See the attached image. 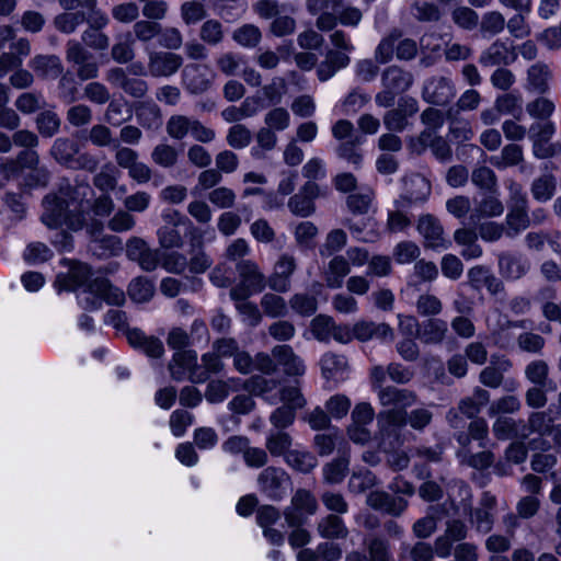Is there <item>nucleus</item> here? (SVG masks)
Here are the masks:
<instances>
[{"instance_id":"f257e3e1","label":"nucleus","mask_w":561,"mask_h":561,"mask_svg":"<svg viewBox=\"0 0 561 561\" xmlns=\"http://www.w3.org/2000/svg\"><path fill=\"white\" fill-rule=\"evenodd\" d=\"M43 206L42 222L49 229H61L51 238V243L60 251H70L73 248L72 236L64 231V228L78 231L83 227L80 203L61 191L58 195L46 196Z\"/></svg>"},{"instance_id":"f03ea898","label":"nucleus","mask_w":561,"mask_h":561,"mask_svg":"<svg viewBox=\"0 0 561 561\" xmlns=\"http://www.w3.org/2000/svg\"><path fill=\"white\" fill-rule=\"evenodd\" d=\"M432 417V412L425 408L415 409L408 415L401 409H387L379 412L377 415L379 449L388 451L399 445L400 431L405 424L421 431L431 423Z\"/></svg>"},{"instance_id":"7ed1b4c3","label":"nucleus","mask_w":561,"mask_h":561,"mask_svg":"<svg viewBox=\"0 0 561 561\" xmlns=\"http://www.w3.org/2000/svg\"><path fill=\"white\" fill-rule=\"evenodd\" d=\"M78 300L84 310L93 311L102 307L103 300L108 305H123L125 294L122 289L112 286L107 279L95 278L83 287L78 295Z\"/></svg>"},{"instance_id":"20e7f679","label":"nucleus","mask_w":561,"mask_h":561,"mask_svg":"<svg viewBox=\"0 0 561 561\" xmlns=\"http://www.w3.org/2000/svg\"><path fill=\"white\" fill-rule=\"evenodd\" d=\"M236 268L240 277V284L230 290L233 300H243L252 294L263 290L266 279L255 262L243 260L237 263Z\"/></svg>"},{"instance_id":"39448f33","label":"nucleus","mask_w":561,"mask_h":561,"mask_svg":"<svg viewBox=\"0 0 561 561\" xmlns=\"http://www.w3.org/2000/svg\"><path fill=\"white\" fill-rule=\"evenodd\" d=\"M259 490L270 500H282L290 485L288 473L277 467H267L257 477Z\"/></svg>"},{"instance_id":"423d86ee","label":"nucleus","mask_w":561,"mask_h":561,"mask_svg":"<svg viewBox=\"0 0 561 561\" xmlns=\"http://www.w3.org/2000/svg\"><path fill=\"white\" fill-rule=\"evenodd\" d=\"M318 503L316 497L307 490L299 489L293 495L290 505L284 511L288 526L302 525L306 519L317 512Z\"/></svg>"},{"instance_id":"0eeeda50","label":"nucleus","mask_w":561,"mask_h":561,"mask_svg":"<svg viewBox=\"0 0 561 561\" xmlns=\"http://www.w3.org/2000/svg\"><path fill=\"white\" fill-rule=\"evenodd\" d=\"M197 366L196 352L176 351L169 365V369L175 380L190 379L193 382H203L207 379V374L198 373Z\"/></svg>"},{"instance_id":"6e6552de","label":"nucleus","mask_w":561,"mask_h":561,"mask_svg":"<svg viewBox=\"0 0 561 561\" xmlns=\"http://www.w3.org/2000/svg\"><path fill=\"white\" fill-rule=\"evenodd\" d=\"M126 253L131 261L137 262L146 272H152L161 265V250L151 249L141 238H130L126 244Z\"/></svg>"},{"instance_id":"1a4fd4ad","label":"nucleus","mask_w":561,"mask_h":561,"mask_svg":"<svg viewBox=\"0 0 561 561\" xmlns=\"http://www.w3.org/2000/svg\"><path fill=\"white\" fill-rule=\"evenodd\" d=\"M504 213V205L499 198V192H489L473 199V207L468 217V225L478 226L482 220L500 217Z\"/></svg>"},{"instance_id":"9d476101","label":"nucleus","mask_w":561,"mask_h":561,"mask_svg":"<svg viewBox=\"0 0 561 561\" xmlns=\"http://www.w3.org/2000/svg\"><path fill=\"white\" fill-rule=\"evenodd\" d=\"M417 231L424 239V245L433 250H445L450 241L445 237L439 220L432 215H423L417 222Z\"/></svg>"},{"instance_id":"9b49d317","label":"nucleus","mask_w":561,"mask_h":561,"mask_svg":"<svg viewBox=\"0 0 561 561\" xmlns=\"http://www.w3.org/2000/svg\"><path fill=\"white\" fill-rule=\"evenodd\" d=\"M183 65L181 55L171 51L148 53V71L152 77H171L175 75Z\"/></svg>"},{"instance_id":"f8f14e48","label":"nucleus","mask_w":561,"mask_h":561,"mask_svg":"<svg viewBox=\"0 0 561 561\" xmlns=\"http://www.w3.org/2000/svg\"><path fill=\"white\" fill-rule=\"evenodd\" d=\"M297 268V261L293 254L283 253L274 264L273 273L268 277V286L278 293L290 289V278Z\"/></svg>"},{"instance_id":"ddd939ff","label":"nucleus","mask_w":561,"mask_h":561,"mask_svg":"<svg viewBox=\"0 0 561 561\" xmlns=\"http://www.w3.org/2000/svg\"><path fill=\"white\" fill-rule=\"evenodd\" d=\"M279 518V511L272 505H261L256 510V523L262 528L263 536L275 546L283 545L285 540V531L274 527Z\"/></svg>"},{"instance_id":"4468645a","label":"nucleus","mask_w":561,"mask_h":561,"mask_svg":"<svg viewBox=\"0 0 561 561\" xmlns=\"http://www.w3.org/2000/svg\"><path fill=\"white\" fill-rule=\"evenodd\" d=\"M90 53L76 41L67 43V60L78 66L77 75L81 80L98 77L99 68L96 62L90 60Z\"/></svg>"},{"instance_id":"2eb2a0df","label":"nucleus","mask_w":561,"mask_h":561,"mask_svg":"<svg viewBox=\"0 0 561 561\" xmlns=\"http://www.w3.org/2000/svg\"><path fill=\"white\" fill-rule=\"evenodd\" d=\"M37 162L38 154L32 150H23L15 158L0 157V188L16 178L21 173L22 167H32Z\"/></svg>"},{"instance_id":"dca6fc26","label":"nucleus","mask_w":561,"mask_h":561,"mask_svg":"<svg viewBox=\"0 0 561 561\" xmlns=\"http://www.w3.org/2000/svg\"><path fill=\"white\" fill-rule=\"evenodd\" d=\"M183 83L193 94L205 92L211 84L214 75L206 65L188 64L184 67Z\"/></svg>"},{"instance_id":"f3484780","label":"nucleus","mask_w":561,"mask_h":561,"mask_svg":"<svg viewBox=\"0 0 561 561\" xmlns=\"http://www.w3.org/2000/svg\"><path fill=\"white\" fill-rule=\"evenodd\" d=\"M455 95V85L445 77L432 78L425 83L423 89L424 100L436 105L447 104Z\"/></svg>"},{"instance_id":"a211bd4d","label":"nucleus","mask_w":561,"mask_h":561,"mask_svg":"<svg viewBox=\"0 0 561 561\" xmlns=\"http://www.w3.org/2000/svg\"><path fill=\"white\" fill-rule=\"evenodd\" d=\"M322 377L327 381L340 383L348 378L350 366L343 355L325 353L320 359Z\"/></svg>"},{"instance_id":"6ab92c4d","label":"nucleus","mask_w":561,"mask_h":561,"mask_svg":"<svg viewBox=\"0 0 561 561\" xmlns=\"http://www.w3.org/2000/svg\"><path fill=\"white\" fill-rule=\"evenodd\" d=\"M516 59L513 46L503 41H495L480 56L479 62L484 67L510 65Z\"/></svg>"},{"instance_id":"aec40b11","label":"nucleus","mask_w":561,"mask_h":561,"mask_svg":"<svg viewBox=\"0 0 561 561\" xmlns=\"http://www.w3.org/2000/svg\"><path fill=\"white\" fill-rule=\"evenodd\" d=\"M367 504L377 511L392 516L401 515L408 507V501L403 497H394L383 491H373L367 495Z\"/></svg>"},{"instance_id":"412c9836","label":"nucleus","mask_w":561,"mask_h":561,"mask_svg":"<svg viewBox=\"0 0 561 561\" xmlns=\"http://www.w3.org/2000/svg\"><path fill=\"white\" fill-rule=\"evenodd\" d=\"M126 335L133 347L141 350L149 357L159 358L164 353L163 343L158 337L147 336L138 329H128Z\"/></svg>"},{"instance_id":"4be33fe9","label":"nucleus","mask_w":561,"mask_h":561,"mask_svg":"<svg viewBox=\"0 0 561 561\" xmlns=\"http://www.w3.org/2000/svg\"><path fill=\"white\" fill-rule=\"evenodd\" d=\"M106 79L110 83L123 89L126 93L134 98L144 96L148 90L146 81L141 79L128 78L122 68L111 69L106 75Z\"/></svg>"},{"instance_id":"5701e85b","label":"nucleus","mask_w":561,"mask_h":561,"mask_svg":"<svg viewBox=\"0 0 561 561\" xmlns=\"http://www.w3.org/2000/svg\"><path fill=\"white\" fill-rule=\"evenodd\" d=\"M272 355L277 364L284 368L288 376H301L305 374L304 362L294 353L288 345H277L272 350Z\"/></svg>"},{"instance_id":"b1692460","label":"nucleus","mask_w":561,"mask_h":561,"mask_svg":"<svg viewBox=\"0 0 561 561\" xmlns=\"http://www.w3.org/2000/svg\"><path fill=\"white\" fill-rule=\"evenodd\" d=\"M262 107L263 105L260 96H249L240 104V106H229L225 108L221 112V116L228 123H236L255 116Z\"/></svg>"},{"instance_id":"393cba45","label":"nucleus","mask_w":561,"mask_h":561,"mask_svg":"<svg viewBox=\"0 0 561 561\" xmlns=\"http://www.w3.org/2000/svg\"><path fill=\"white\" fill-rule=\"evenodd\" d=\"M378 399L381 405L390 407L392 409L404 410L411 407L415 402V396L413 392L407 389H398L396 387L379 388Z\"/></svg>"},{"instance_id":"a878e982","label":"nucleus","mask_w":561,"mask_h":561,"mask_svg":"<svg viewBox=\"0 0 561 561\" xmlns=\"http://www.w3.org/2000/svg\"><path fill=\"white\" fill-rule=\"evenodd\" d=\"M30 67L44 79H56L64 70L61 61L56 55H36L31 59Z\"/></svg>"},{"instance_id":"bb28decb","label":"nucleus","mask_w":561,"mask_h":561,"mask_svg":"<svg viewBox=\"0 0 561 561\" xmlns=\"http://www.w3.org/2000/svg\"><path fill=\"white\" fill-rule=\"evenodd\" d=\"M354 339L358 341H368L374 337L386 340L392 339V329L386 323H375L370 321H358L353 325Z\"/></svg>"},{"instance_id":"cd10ccee","label":"nucleus","mask_w":561,"mask_h":561,"mask_svg":"<svg viewBox=\"0 0 561 561\" xmlns=\"http://www.w3.org/2000/svg\"><path fill=\"white\" fill-rule=\"evenodd\" d=\"M416 111V102L414 100H408L405 101L404 108L400 106L388 111L383 116V124L389 130L402 131L408 125V116L413 115Z\"/></svg>"},{"instance_id":"c85d7f7f","label":"nucleus","mask_w":561,"mask_h":561,"mask_svg":"<svg viewBox=\"0 0 561 561\" xmlns=\"http://www.w3.org/2000/svg\"><path fill=\"white\" fill-rule=\"evenodd\" d=\"M245 388L252 394L264 398L270 404L278 402V398L274 393V390L277 388V382L274 379L254 376L247 380Z\"/></svg>"},{"instance_id":"c756f323","label":"nucleus","mask_w":561,"mask_h":561,"mask_svg":"<svg viewBox=\"0 0 561 561\" xmlns=\"http://www.w3.org/2000/svg\"><path fill=\"white\" fill-rule=\"evenodd\" d=\"M351 272L350 262L343 255L334 256L325 271V283L330 288H341L344 277Z\"/></svg>"},{"instance_id":"7c9ffc66","label":"nucleus","mask_w":561,"mask_h":561,"mask_svg":"<svg viewBox=\"0 0 561 561\" xmlns=\"http://www.w3.org/2000/svg\"><path fill=\"white\" fill-rule=\"evenodd\" d=\"M557 192V179L551 173L537 176L530 184L533 198L539 203L549 202Z\"/></svg>"},{"instance_id":"2f4dec72","label":"nucleus","mask_w":561,"mask_h":561,"mask_svg":"<svg viewBox=\"0 0 561 561\" xmlns=\"http://www.w3.org/2000/svg\"><path fill=\"white\" fill-rule=\"evenodd\" d=\"M382 84L385 89L396 93L407 91L412 84V75L398 67H389L382 73Z\"/></svg>"},{"instance_id":"473e14b6","label":"nucleus","mask_w":561,"mask_h":561,"mask_svg":"<svg viewBox=\"0 0 561 561\" xmlns=\"http://www.w3.org/2000/svg\"><path fill=\"white\" fill-rule=\"evenodd\" d=\"M317 530L322 538L327 539H344L348 535V529L343 519L333 514L320 519Z\"/></svg>"},{"instance_id":"72a5a7b5","label":"nucleus","mask_w":561,"mask_h":561,"mask_svg":"<svg viewBox=\"0 0 561 561\" xmlns=\"http://www.w3.org/2000/svg\"><path fill=\"white\" fill-rule=\"evenodd\" d=\"M527 209L528 206L508 207V213L505 217V222L507 225V236H516L522 231L526 230L530 226V218Z\"/></svg>"},{"instance_id":"f704fd0d","label":"nucleus","mask_w":561,"mask_h":561,"mask_svg":"<svg viewBox=\"0 0 561 561\" xmlns=\"http://www.w3.org/2000/svg\"><path fill=\"white\" fill-rule=\"evenodd\" d=\"M511 367V363L505 358L492 359L490 365L480 374V381L490 388H497L503 381V375Z\"/></svg>"},{"instance_id":"c9c22d12","label":"nucleus","mask_w":561,"mask_h":561,"mask_svg":"<svg viewBox=\"0 0 561 561\" xmlns=\"http://www.w3.org/2000/svg\"><path fill=\"white\" fill-rule=\"evenodd\" d=\"M551 71L543 64H535L528 69L527 89L538 93H546L549 90Z\"/></svg>"},{"instance_id":"e433bc0d","label":"nucleus","mask_w":561,"mask_h":561,"mask_svg":"<svg viewBox=\"0 0 561 561\" xmlns=\"http://www.w3.org/2000/svg\"><path fill=\"white\" fill-rule=\"evenodd\" d=\"M293 445V437L284 431H271L266 436L265 447L267 451L274 457H284Z\"/></svg>"},{"instance_id":"4c0bfd02","label":"nucleus","mask_w":561,"mask_h":561,"mask_svg":"<svg viewBox=\"0 0 561 561\" xmlns=\"http://www.w3.org/2000/svg\"><path fill=\"white\" fill-rule=\"evenodd\" d=\"M286 463L293 469L308 473L318 466L317 457L305 449H291L285 458Z\"/></svg>"},{"instance_id":"58836bf2","label":"nucleus","mask_w":561,"mask_h":561,"mask_svg":"<svg viewBox=\"0 0 561 561\" xmlns=\"http://www.w3.org/2000/svg\"><path fill=\"white\" fill-rule=\"evenodd\" d=\"M492 431L494 436L501 440H506L514 436L523 439L528 437V433L523 431V428L519 430L518 423L514 419L507 416H499L493 423Z\"/></svg>"},{"instance_id":"ea45409f","label":"nucleus","mask_w":561,"mask_h":561,"mask_svg":"<svg viewBox=\"0 0 561 561\" xmlns=\"http://www.w3.org/2000/svg\"><path fill=\"white\" fill-rule=\"evenodd\" d=\"M78 153V146L68 138H57L50 149L51 157L60 164L70 168Z\"/></svg>"},{"instance_id":"a19ab883","label":"nucleus","mask_w":561,"mask_h":561,"mask_svg":"<svg viewBox=\"0 0 561 561\" xmlns=\"http://www.w3.org/2000/svg\"><path fill=\"white\" fill-rule=\"evenodd\" d=\"M528 263L522 257L503 254L499 259L500 273L510 279L522 277L528 270Z\"/></svg>"},{"instance_id":"79ce46f5","label":"nucleus","mask_w":561,"mask_h":561,"mask_svg":"<svg viewBox=\"0 0 561 561\" xmlns=\"http://www.w3.org/2000/svg\"><path fill=\"white\" fill-rule=\"evenodd\" d=\"M348 466L350 459L346 455L327 463L322 469L324 481L330 484L342 482L348 471Z\"/></svg>"},{"instance_id":"37998d69","label":"nucleus","mask_w":561,"mask_h":561,"mask_svg":"<svg viewBox=\"0 0 561 561\" xmlns=\"http://www.w3.org/2000/svg\"><path fill=\"white\" fill-rule=\"evenodd\" d=\"M523 159L524 153L522 147L511 144L502 149L500 156L491 157L490 162L497 169H505L507 167L517 165Z\"/></svg>"},{"instance_id":"c03bdc74","label":"nucleus","mask_w":561,"mask_h":561,"mask_svg":"<svg viewBox=\"0 0 561 561\" xmlns=\"http://www.w3.org/2000/svg\"><path fill=\"white\" fill-rule=\"evenodd\" d=\"M448 331L447 322L440 319H431L423 324L420 337L428 344L440 343Z\"/></svg>"},{"instance_id":"a18cd8bd","label":"nucleus","mask_w":561,"mask_h":561,"mask_svg":"<svg viewBox=\"0 0 561 561\" xmlns=\"http://www.w3.org/2000/svg\"><path fill=\"white\" fill-rule=\"evenodd\" d=\"M139 124L148 129H157L161 126V113L159 107L152 102L142 103L136 111Z\"/></svg>"},{"instance_id":"49530a36","label":"nucleus","mask_w":561,"mask_h":561,"mask_svg":"<svg viewBox=\"0 0 561 561\" xmlns=\"http://www.w3.org/2000/svg\"><path fill=\"white\" fill-rule=\"evenodd\" d=\"M154 294V285L146 277L134 278L128 286V295L135 302H147Z\"/></svg>"},{"instance_id":"de8ad7c7","label":"nucleus","mask_w":561,"mask_h":561,"mask_svg":"<svg viewBox=\"0 0 561 561\" xmlns=\"http://www.w3.org/2000/svg\"><path fill=\"white\" fill-rule=\"evenodd\" d=\"M199 38L210 46L221 44L225 38V30L221 22L215 19L206 20L199 28Z\"/></svg>"},{"instance_id":"09e8293b","label":"nucleus","mask_w":561,"mask_h":561,"mask_svg":"<svg viewBox=\"0 0 561 561\" xmlns=\"http://www.w3.org/2000/svg\"><path fill=\"white\" fill-rule=\"evenodd\" d=\"M410 198L414 202H424L431 194V183L421 174H412L404 179Z\"/></svg>"},{"instance_id":"8fccbe9b","label":"nucleus","mask_w":561,"mask_h":561,"mask_svg":"<svg viewBox=\"0 0 561 561\" xmlns=\"http://www.w3.org/2000/svg\"><path fill=\"white\" fill-rule=\"evenodd\" d=\"M506 25L504 15L499 11H489L483 14L480 23V32L483 37H492L500 34Z\"/></svg>"},{"instance_id":"3c124183","label":"nucleus","mask_w":561,"mask_h":561,"mask_svg":"<svg viewBox=\"0 0 561 561\" xmlns=\"http://www.w3.org/2000/svg\"><path fill=\"white\" fill-rule=\"evenodd\" d=\"M180 11L181 18L186 25L196 24L207 14L205 0L185 1L181 4Z\"/></svg>"},{"instance_id":"603ef678","label":"nucleus","mask_w":561,"mask_h":561,"mask_svg":"<svg viewBox=\"0 0 561 561\" xmlns=\"http://www.w3.org/2000/svg\"><path fill=\"white\" fill-rule=\"evenodd\" d=\"M554 110V103L545 96H539L526 105L527 113L536 122L550 121Z\"/></svg>"},{"instance_id":"864d4df0","label":"nucleus","mask_w":561,"mask_h":561,"mask_svg":"<svg viewBox=\"0 0 561 561\" xmlns=\"http://www.w3.org/2000/svg\"><path fill=\"white\" fill-rule=\"evenodd\" d=\"M318 233V227L311 221H301L294 230L297 244L304 249H312L314 247Z\"/></svg>"},{"instance_id":"5fc2aeb1","label":"nucleus","mask_w":561,"mask_h":561,"mask_svg":"<svg viewBox=\"0 0 561 561\" xmlns=\"http://www.w3.org/2000/svg\"><path fill=\"white\" fill-rule=\"evenodd\" d=\"M261 37V31L253 24H244L236 28L232 33L233 41L240 46L248 48L255 47L260 43Z\"/></svg>"},{"instance_id":"6e6d98bb","label":"nucleus","mask_w":561,"mask_h":561,"mask_svg":"<svg viewBox=\"0 0 561 561\" xmlns=\"http://www.w3.org/2000/svg\"><path fill=\"white\" fill-rule=\"evenodd\" d=\"M85 21L83 12H64L55 16L54 26L61 33L71 34Z\"/></svg>"},{"instance_id":"4d7b16f0","label":"nucleus","mask_w":561,"mask_h":561,"mask_svg":"<svg viewBox=\"0 0 561 561\" xmlns=\"http://www.w3.org/2000/svg\"><path fill=\"white\" fill-rule=\"evenodd\" d=\"M552 421V417L547 412H535L530 414L528 425L523 426V431H526L528 436L533 433L546 436L549 435L551 427H553Z\"/></svg>"},{"instance_id":"13d9d810","label":"nucleus","mask_w":561,"mask_h":561,"mask_svg":"<svg viewBox=\"0 0 561 561\" xmlns=\"http://www.w3.org/2000/svg\"><path fill=\"white\" fill-rule=\"evenodd\" d=\"M152 161L162 168H172L179 159V151L171 145L159 144L151 152Z\"/></svg>"},{"instance_id":"bf43d9fd","label":"nucleus","mask_w":561,"mask_h":561,"mask_svg":"<svg viewBox=\"0 0 561 561\" xmlns=\"http://www.w3.org/2000/svg\"><path fill=\"white\" fill-rule=\"evenodd\" d=\"M341 442L339 430L334 428L330 433L317 434L313 438V446L320 456H329Z\"/></svg>"},{"instance_id":"052dcab7","label":"nucleus","mask_w":561,"mask_h":561,"mask_svg":"<svg viewBox=\"0 0 561 561\" xmlns=\"http://www.w3.org/2000/svg\"><path fill=\"white\" fill-rule=\"evenodd\" d=\"M194 118L184 115H173L167 122L168 135L176 140L183 139L191 133Z\"/></svg>"},{"instance_id":"680f3d73","label":"nucleus","mask_w":561,"mask_h":561,"mask_svg":"<svg viewBox=\"0 0 561 561\" xmlns=\"http://www.w3.org/2000/svg\"><path fill=\"white\" fill-rule=\"evenodd\" d=\"M352 402L343 393H336L330 397L324 407L331 419L341 420L345 417L351 409Z\"/></svg>"},{"instance_id":"e2e57ef3","label":"nucleus","mask_w":561,"mask_h":561,"mask_svg":"<svg viewBox=\"0 0 561 561\" xmlns=\"http://www.w3.org/2000/svg\"><path fill=\"white\" fill-rule=\"evenodd\" d=\"M472 183L481 188L489 192L497 191V179L493 170L488 167H478L472 171L471 174Z\"/></svg>"},{"instance_id":"0e129e2a","label":"nucleus","mask_w":561,"mask_h":561,"mask_svg":"<svg viewBox=\"0 0 561 561\" xmlns=\"http://www.w3.org/2000/svg\"><path fill=\"white\" fill-rule=\"evenodd\" d=\"M264 124L275 131H283L290 125V114L284 107H273L265 114Z\"/></svg>"},{"instance_id":"69168bd1","label":"nucleus","mask_w":561,"mask_h":561,"mask_svg":"<svg viewBox=\"0 0 561 561\" xmlns=\"http://www.w3.org/2000/svg\"><path fill=\"white\" fill-rule=\"evenodd\" d=\"M334 320L325 314H319L311 321V332L320 342H329L332 339Z\"/></svg>"},{"instance_id":"338daca9","label":"nucleus","mask_w":561,"mask_h":561,"mask_svg":"<svg viewBox=\"0 0 561 561\" xmlns=\"http://www.w3.org/2000/svg\"><path fill=\"white\" fill-rule=\"evenodd\" d=\"M264 313L272 318L283 317L287 313V305L283 297L267 293L261 299Z\"/></svg>"},{"instance_id":"774afa93","label":"nucleus","mask_w":561,"mask_h":561,"mask_svg":"<svg viewBox=\"0 0 561 561\" xmlns=\"http://www.w3.org/2000/svg\"><path fill=\"white\" fill-rule=\"evenodd\" d=\"M421 254L419 245L412 241L399 242L394 248L392 255L398 264H409L416 260Z\"/></svg>"}]
</instances>
